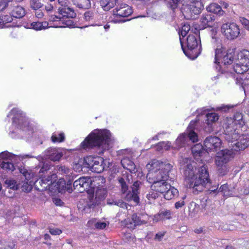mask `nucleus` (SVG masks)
Listing matches in <instances>:
<instances>
[{
	"label": "nucleus",
	"instance_id": "obj_1",
	"mask_svg": "<svg viewBox=\"0 0 249 249\" xmlns=\"http://www.w3.org/2000/svg\"><path fill=\"white\" fill-rule=\"evenodd\" d=\"M180 164L184 181L188 187L192 188L193 193L197 194L203 191L204 187L210 186L209 175L205 165L200 167L196 172V163L191 159H183Z\"/></svg>",
	"mask_w": 249,
	"mask_h": 249
},
{
	"label": "nucleus",
	"instance_id": "obj_2",
	"mask_svg": "<svg viewBox=\"0 0 249 249\" xmlns=\"http://www.w3.org/2000/svg\"><path fill=\"white\" fill-rule=\"evenodd\" d=\"M110 141L111 133L109 131L95 130L81 143V146L85 150L98 147L103 152L108 148Z\"/></svg>",
	"mask_w": 249,
	"mask_h": 249
},
{
	"label": "nucleus",
	"instance_id": "obj_3",
	"mask_svg": "<svg viewBox=\"0 0 249 249\" xmlns=\"http://www.w3.org/2000/svg\"><path fill=\"white\" fill-rule=\"evenodd\" d=\"M123 0H101L100 3L103 10L106 11H109L116 5V7L113 10V15L115 16L116 18H126L131 15L133 11L128 5L124 3H120ZM117 20V18L115 19L116 22H118L127 21V20Z\"/></svg>",
	"mask_w": 249,
	"mask_h": 249
},
{
	"label": "nucleus",
	"instance_id": "obj_4",
	"mask_svg": "<svg viewBox=\"0 0 249 249\" xmlns=\"http://www.w3.org/2000/svg\"><path fill=\"white\" fill-rule=\"evenodd\" d=\"M148 181L151 183V189L159 193L163 194L167 189L170 188V183L168 182V175L163 176L162 171L150 172L147 175Z\"/></svg>",
	"mask_w": 249,
	"mask_h": 249
},
{
	"label": "nucleus",
	"instance_id": "obj_5",
	"mask_svg": "<svg viewBox=\"0 0 249 249\" xmlns=\"http://www.w3.org/2000/svg\"><path fill=\"white\" fill-rule=\"evenodd\" d=\"M13 115V125L23 132L30 135L34 131V126L30 124L23 112L18 108H13L7 116Z\"/></svg>",
	"mask_w": 249,
	"mask_h": 249
},
{
	"label": "nucleus",
	"instance_id": "obj_6",
	"mask_svg": "<svg viewBox=\"0 0 249 249\" xmlns=\"http://www.w3.org/2000/svg\"><path fill=\"white\" fill-rule=\"evenodd\" d=\"M237 57L234 71L238 74H243L249 69V51L244 50L238 53Z\"/></svg>",
	"mask_w": 249,
	"mask_h": 249
},
{
	"label": "nucleus",
	"instance_id": "obj_7",
	"mask_svg": "<svg viewBox=\"0 0 249 249\" xmlns=\"http://www.w3.org/2000/svg\"><path fill=\"white\" fill-rule=\"evenodd\" d=\"M232 121L230 120L228 123H225L224 127V138L227 141L230 148L232 144L237 142L240 135L239 129L237 127L231 124Z\"/></svg>",
	"mask_w": 249,
	"mask_h": 249
},
{
	"label": "nucleus",
	"instance_id": "obj_8",
	"mask_svg": "<svg viewBox=\"0 0 249 249\" xmlns=\"http://www.w3.org/2000/svg\"><path fill=\"white\" fill-rule=\"evenodd\" d=\"M88 168L95 173H100L103 172L105 168L104 160L100 157H93L89 156L86 158Z\"/></svg>",
	"mask_w": 249,
	"mask_h": 249
},
{
	"label": "nucleus",
	"instance_id": "obj_9",
	"mask_svg": "<svg viewBox=\"0 0 249 249\" xmlns=\"http://www.w3.org/2000/svg\"><path fill=\"white\" fill-rule=\"evenodd\" d=\"M233 50H229L226 53L223 52L220 49H216L215 50L214 63L219 64L221 62L224 65L231 64L233 61Z\"/></svg>",
	"mask_w": 249,
	"mask_h": 249
},
{
	"label": "nucleus",
	"instance_id": "obj_10",
	"mask_svg": "<svg viewBox=\"0 0 249 249\" xmlns=\"http://www.w3.org/2000/svg\"><path fill=\"white\" fill-rule=\"evenodd\" d=\"M221 32L226 37L232 40L238 37L240 34L239 26L235 23H226L223 24L221 28Z\"/></svg>",
	"mask_w": 249,
	"mask_h": 249
},
{
	"label": "nucleus",
	"instance_id": "obj_11",
	"mask_svg": "<svg viewBox=\"0 0 249 249\" xmlns=\"http://www.w3.org/2000/svg\"><path fill=\"white\" fill-rule=\"evenodd\" d=\"M203 7L183 3L182 13L186 19H195L200 14Z\"/></svg>",
	"mask_w": 249,
	"mask_h": 249
},
{
	"label": "nucleus",
	"instance_id": "obj_12",
	"mask_svg": "<svg viewBox=\"0 0 249 249\" xmlns=\"http://www.w3.org/2000/svg\"><path fill=\"white\" fill-rule=\"evenodd\" d=\"M153 168H156L159 166V168L156 169L154 172L162 171L163 176L168 175L169 179L171 180L174 178V174L172 173L173 169V166L169 163L167 161H160L158 160H155L152 164Z\"/></svg>",
	"mask_w": 249,
	"mask_h": 249
},
{
	"label": "nucleus",
	"instance_id": "obj_13",
	"mask_svg": "<svg viewBox=\"0 0 249 249\" xmlns=\"http://www.w3.org/2000/svg\"><path fill=\"white\" fill-rule=\"evenodd\" d=\"M19 171L24 177L26 180L21 186L22 190L26 192H30L32 189L33 185L34 184L35 173H33L31 170L26 169L24 167L20 168Z\"/></svg>",
	"mask_w": 249,
	"mask_h": 249
},
{
	"label": "nucleus",
	"instance_id": "obj_14",
	"mask_svg": "<svg viewBox=\"0 0 249 249\" xmlns=\"http://www.w3.org/2000/svg\"><path fill=\"white\" fill-rule=\"evenodd\" d=\"M221 145V141L216 136L207 137L204 141L205 150L207 153L209 151H217L220 148Z\"/></svg>",
	"mask_w": 249,
	"mask_h": 249
},
{
	"label": "nucleus",
	"instance_id": "obj_15",
	"mask_svg": "<svg viewBox=\"0 0 249 249\" xmlns=\"http://www.w3.org/2000/svg\"><path fill=\"white\" fill-rule=\"evenodd\" d=\"M231 149V148H230ZM234 150L224 149L217 153L215 158V163L216 165L227 164L231 160L234 156Z\"/></svg>",
	"mask_w": 249,
	"mask_h": 249
},
{
	"label": "nucleus",
	"instance_id": "obj_16",
	"mask_svg": "<svg viewBox=\"0 0 249 249\" xmlns=\"http://www.w3.org/2000/svg\"><path fill=\"white\" fill-rule=\"evenodd\" d=\"M91 183L89 177H82L75 180L73 182V187L80 192H83L89 189Z\"/></svg>",
	"mask_w": 249,
	"mask_h": 249
},
{
	"label": "nucleus",
	"instance_id": "obj_17",
	"mask_svg": "<svg viewBox=\"0 0 249 249\" xmlns=\"http://www.w3.org/2000/svg\"><path fill=\"white\" fill-rule=\"evenodd\" d=\"M74 180L73 177H70L66 179V181L63 179H60L55 183L54 187L59 193H63L66 191L71 193L72 191V183Z\"/></svg>",
	"mask_w": 249,
	"mask_h": 249
},
{
	"label": "nucleus",
	"instance_id": "obj_18",
	"mask_svg": "<svg viewBox=\"0 0 249 249\" xmlns=\"http://www.w3.org/2000/svg\"><path fill=\"white\" fill-rule=\"evenodd\" d=\"M249 146V135L242 134L236 142L232 144L231 149L235 151L243 150Z\"/></svg>",
	"mask_w": 249,
	"mask_h": 249
},
{
	"label": "nucleus",
	"instance_id": "obj_19",
	"mask_svg": "<svg viewBox=\"0 0 249 249\" xmlns=\"http://www.w3.org/2000/svg\"><path fill=\"white\" fill-rule=\"evenodd\" d=\"M46 158L53 161H59L64 155V151L58 148L50 147L45 151Z\"/></svg>",
	"mask_w": 249,
	"mask_h": 249
},
{
	"label": "nucleus",
	"instance_id": "obj_20",
	"mask_svg": "<svg viewBox=\"0 0 249 249\" xmlns=\"http://www.w3.org/2000/svg\"><path fill=\"white\" fill-rule=\"evenodd\" d=\"M141 182L140 181H135L131 186L132 192L129 191L126 196V198L128 201H134L136 203L139 202V197L138 194L139 193V190Z\"/></svg>",
	"mask_w": 249,
	"mask_h": 249
},
{
	"label": "nucleus",
	"instance_id": "obj_21",
	"mask_svg": "<svg viewBox=\"0 0 249 249\" xmlns=\"http://www.w3.org/2000/svg\"><path fill=\"white\" fill-rule=\"evenodd\" d=\"M107 190L104 189H98L96 191L95 195H90L95 207L104 204L107 196Z\"/></svg>",
	"mask_w": 249,
	"mask_h": 249
},
{
	"label": "nucleus",
	"instance_id": "obj_22",
	"mask_svg": "<svg viewBox=\"0 0 249 249\" xmlns=\"http://www.w3.org/2000/svg\"><path fill=\"white\" fill-rule=\"evenodd\" d=\"M231 120L232 122L231 123L233 126L241 128L242 131L247 130V127L245 125V121L243 120V116L241 113L236 112L233 118H227L226 123H228L230 120Z\"/></svg>",
	"mask_w": 249,
	"mask_h": 249
},
{
	"label": "nucleus",
	"instance_id": "obj_23",
	"mask_svg": "<svg viewBox=\"0 0 249 249\" xmlns=\"http://www.w3.org/2000/svg\"><path fill=\"white\" fill-rule=\"evenodd\" d=\"M36 159L39 161L38 165L36 167V171L39 169V177L43 176L45 174L50 172L51 169V166L49 162L44 161L43 158L41 156H38Z\"/></svg>",
	"mask_w": 249,
	"mask_h": 249
},
{
	"label": "nucleus",
	"instance_id": "obj_24",
	"mask_svg": "<svg viewBox=\"0 0 249 249\" xmlns=\"http://www.w3.org/2000/svg\"><path fill=\"white\" fill-rule=\"evenodd\" d=\"M186 43L189 53H198L199 50V49H198V43L195 35H189L187 37Z\"/></svg>",
	"mask_w": 249,
	"mask_h": 249
},
{
	"label": "nucleus",
	"instance_id": "obj_25",
	"mask_svg": "<svg viewBox=\"0 0 249 249\" xmlns=\"http://www.w3.org/2000/svg\"><path fill=\"white\" fill-rule=\"evenodd\" d=\"M118 181L121 186V190L123 194L127 192L128 189V185L132 183V177L131 175L124 174L122 177L118 178Z\"/></svg>",
	"mask_w": 249,
	"mask_h": 249
},
{
	"label": "nucleus",
	"instance_id": "obj_26",
	"mask_svg": "<svg viewBox=\"0 0 249 249\" xmlns=\"http://www.w3.org/2000/svg\"><path fill=\"white\" fill-rule=\"evenodd\" d=\"M8 154L7 152H2L0 155V157L3 159V160L0 164V168L7 172H12L15 169L13 163L6 159Z\"/></svg>",
	"mask_w": 249,
	"mask_h": 249
},
{
	"label": "nucleus",
	"instance_id": "obj_27",
	"mask_svg": "<svg viewBox=\"0 0 249 249\" xmlns=\"http://www.w3.org/2000/svg\"><path fill=\"white\" fill-rule=\"evenodd\" d=\"M215 16L213 14H203L200 19L201 25L203 28L212 27L214 24Z\"/></svg>",
	"mask_w": 249,
	"mask_h": 249
},
{
	"label": "nucleus",
	"instance_id": "obj_28",
	"mask_svg": "<svg viewBox=\"0 0 249 249\" xmlns=\"http://www.w3.org/2000/svg\"><path fill=\"white\" fill-rule=\"evenodd\" d=\"M78 207L80 209L86 211L87 210L94 209L95 206L89 195L87 198L81 199L79 201Z\"/></svg>",
	"mask_w": 249,
	"mask_h": 249
},
{
	"label": "nucleus",
	"instance_id": "obj_29",
	"mask_svg": "<svg viewBox=\"0 0 249 249\" xmlns=\"http://www.w3.org/2000/svg\"><path fill=\"white\" fill-rule=\"evenodd\" d=\"M235 187L229 186L227 183L222 185L218 189V192L224 197H229L234 195Z\"/></svg>",
	"mask_w": 249,
	"mask_h": 249
},
{
	"label": "nucleus",
	"instance_id": "obj_30",
	"mask_svg": "<svg viewBox=\"0 0 249 249\" xmlns=\"http://www.w3.org/2000/svg\"><path fill=\"white\" fill-rule=\"evenodd\" d=\"M172 212L167 209L160 210L159 213L155 215L154 220L157 222L160 220H165L171 218Z\"/></svg>",
	"mask_w": 249,
	"mask_h": 249
},
{
	"label": "nucleus",
	"instance_id": "obj_31",
	"mask_svg": "<svg viewBox=\"0 0 249 249\" xmlns=\"http://www.w3.org/2000/svg\"><path fill=\"white\" fill-rule=\"evenodd\" d=\"M121 163L124 168L129 171L131 173L136 172L135 164L129 158L127 157L123 158L121 161Z\"/></svg>",
	"mask_w": 249,
	"mask_h": 249
},
{
	"label": "nucleus",
	"instance_id": "obj_32",
	"mask_svg": "<svg viewBox=\"0 0 249 249\" xmlns=\"http://www.w3.org/2000/svg\"><path fill=\"white\" fill-rule=\"evenodd\" d=\"M129 223H126L128 228H134L136 226L141 225L145 223L144 220H142L140 216L137 214L134 213L132 215L131 219L129 220Z\"/></svg>",
	"mask_w": 249,
	"mask_h": 249
},
{
	"label": "nucleus",
	"instance_id": "obj_33",
	"mask_svg": "<svg viewBox=\"0 0 249 249\" xmlns=\"http://www.w3.org/2000/svg\"><path fill=\"white\" fill-rule=\"evenodd\" d=\"M40 178L36 180V178H34V184L36 188L39 191H44L47 189H50V186L43 178V176L39 177Z\"/></svg>",
	"mask_w": 249,
	"mask_h": 249
},
{
	"label": "nucleus",
	"instance_id": "obj_34",
	"mask_svg": "<svg viewBox=\"0 0 249 249\" xmlns=\"http://www.w3.org/2000/svg\"><path fill=\"white\" fill-rule=\"evenodd\" d=\"M192 153L195 159H198L199 157H202L203 154H206L204 146L201 144H196L191 149Z\"/></svg>",
	"mask_w": 249,
	"mask_h": 249
},
{
	"label": "nucleus",
	"instance_id": "obj_35",
	"mask_svg": "<svg viewBox=\"0 0 249 249\" xmlns=\"http://www.w3.org/2000/svg\"><path fill=\"white\" fill-rule=\"evenodd\" d=\"M58 12L63 17L74 18L76 17L74 10L68 6L65 7H59Z\"/></svg>",
	"mask_w": 249,
	"mask_h": 249
},
{
	"label": "nucleus",
	"instance_id": "obj_36",
	"mask_svg": "<svg viewBox=\"0 0 249 249\" xmlns=\"http://www.w3.org/2000/svg\"><path fill=\"white\" fill-rule=\"evenodd\" d=\"M206 10L208 12L211 14H215L219 16L223 15L224 11L222 9L221 7L217 3H213L206 7Z\"/></svg>",
	"mask_w": 249,
	"mask_h": 249
},
{
	"label": "nucleus",
	"instance_id": "obj_37",
	"mask_svg": "<svg viewBox=\"0 0 249 249\" xmlns=\"http://www.w3.org/2000/svg\"><path fill=\"white\" fill-rule=\"evenodd\" d=\"M57 172L61 175H65L66 179L69 178V177H73V178L75 179L77 177L76 175H73L71 172V170L65 165H60L57 166Z\"/></svg>",
	"mask_w": 249,
	"mask_h": 249
},
{
	"label": "nucleus",
	"instance_id": "obj_38",
	"mask_svg": "<svg viewBox=\"0 0 249 249\" xmlns=\"http://www.w3.org/2000/svg\"><path fill=\"white\" fill-rule=\"evenodd\" d=\"M86 158L83 159H80L78 160L77 162L74 163L73 168L76 172H85L86 171L84 169L85 168L86 169L88 168V165H86Z\"/></svg>",
	"mask_w": 249,
	"mask_h": 249
},
{
	"label": "nucleus",
	"instance_id": "obj_39",
	"mask_svg": "<svg viewBox=\"0 0 249 249\" xmlns=\"http://www.w3.org/2000/svg\"><path fill=\"white\" fill-rule=\"evenodd\" d=\"M73 5L80 9H86L91 7L89 0H72Z\"/></svg>",
	"mask_w": 249,
	"mask_h": 249
},
{
	"label": "nucleus",
	"instance_id": "obj_40",
	"mask_svg": "<svg viewBox=\"0 0 249 249\" xmlns=\"http://www.w3.org/2000/svg\"><path fill=\"white\" fill-rule=\"evenodd\" d=\"M190 26L189 24H185L183 25L181 28V30L180 32H179V40L180 42V44L181 45V48L182 49V50L183 51L184 53L187 55H188V52L187 51L185 50V49L183 48L182 42L181 41V38L180 36H181L183 37L185 36L188 32L190 30Z\"/></svg>",
	"mask_w": 249,
	"mask_h": 249
},
{
	"label": "nucleus",
	"instance_id": "obj_41",
	"mask_svg": "<svg viewBox=\"0 0 249 249\" xmlns=\"http://www.w3.org/2000/svg\"><path fill=\"white\" fill-rule=\"evenodd\" d=\"M178 190L174 187L170 185V188L167 189V190L163 194L164 198L167 200H171L175 196L178 195Z\"/></svg>",
	"mask_w": 249,
	"mask_h": 249
},
{
	"label": "nucleus",
	"instance_id": "obj_42",
	"mask_svg": "<svg viewBox=\"0 0 249 249\" xmlns=\"http://www.w3.org/2000/svg\"><path fill=\"white\" fill-rule=\"evenodd\" d=\"M11 14L12 17L20 18L24 16L25 12L23 7L17 6L13 10Z\"/></svg>",
	"mask_w": 249,
	"mask_h": 249
},
{
	"label": "nucleus",
	"instance_id": "obj_43",
	"mask_svg": "<svg viewBox=\"0 0 249 249\" xmlns=\"http://www.w3.org/2000/svg\"><path fill=\"white\" fill-rule=\"evenodd\" d=\"M31 28L36 31L44 30L48 27V23L47 21L33 22L31 24Z\"/></svg>",
	"mask_w": 249,
	"mask_h": 249
},
{
	"label": "nucleus",
	"instance_id": "obj_44",
	"mask_svg": "<svg viewBox=\"0 0 249 249\" xmlns=\"http://www.w3.org/2000/svg\"><path fill=\"white\" fill-rule=\"evenodd\" d=\"M65 135L63 133H58L54 132L51 137L52 141L54 142H61L64 141Z\"/></svg>",
	"mask_w": 249,
	"mask_h": 249
},
{
	"label": "nucleus",
	"instance_id": "obj_45",
	"mask_svg": "<svg viewBox=\"0 0 249 249\" xmlns=\"http://www.w3.org/2000/svg\"><path fill=\"white\" fill-rule=\"evenodd\" d=\"M49 173L50 175H49L47 177L44 175L43 177L45 179V180L46 181V183H48L50 186L51 185H53L55 183V181L56 180L57 176L55 173L52 174L51 172Z\"/></svg>",
	"mask_w": 249,
	"mask_h": 249
},
{
	"label": "nucleus",
	"instance_id": "obj_46",
	"mask_svg": "<svg viewBox=\"0 0 249 249\" xmlns=\"http://www.w3.org/2000/svg\"><path fill=\"white\" fill-rule=\"evenodd\" d=\"M216 165L217 166V173L219 176H224L229 172V168L226 164Z\"/></svg>",
	"mask_w": 249,
	"mask_h": 249
},
{
	"label": "nucleus",
	"instance_id": "obj_47",
	"mask_svg": "<svg viewBox=\"0 0 249 249\" xmlns=\"http://www.w3.org/2000/svg\"><path fill=\"white\" fill-rule=\"evenodd\" d=\"M6 187L13 190H18L19 188L17 182L13 179H7L5 181Z\"/></svg>",
	"mask_w": 249,
	"mask_h": 249
},
{
	"label": "nucleus",
	"instance_id": "obj_48",
	"mask_svg": "<svg viewBox=\"0 0 249 249\" xmlns=\"http://www.w3.org/2000/svg\"><path fill=\"white\" fill-rule=\"evenodd\" d=\"M187 139L188 137L187 134L185 133L182 134L177 139L176 143L180 147L183 146Z\"/></svg>",
	"mask_w": 249,
	"mask_h": 249
},
{
	"label": "nucleus",
	"instance_id": "obj_49",
	"mask_svg": "<svg viewBox=\"0 0 249 249\" xmlns=\"http://www.w3.org/2000/svg\"><path fill=\"white\" fill-rule=\"evenodd\" d=\"M12 16L3 15L0 17V28H3L4 24L10 22L12 21Z\"/></svg>",
	"mask_w": 249,
	"mask_h": 249
},
{
	"label": "nucleus",
	"instance_id": "obj_50",
	"mask_svg": "<svg viewBox=\"0 0 249 249\" xmlns=\"http://www.w3.org/2000/svg\"><path fill=\"white\" fill-rule=\"evenodd\" d=\"M207 120L208 124H209L210 123H214L218 119V116L215 113H210L206 114Z\"/></svg>",
	"mask_w": 249,
	"mask_h": 249
},
{
	"label": "nucleus",
	"instance_id": "obj_51",
	"mask_svg": "<svg viewBox=\"0 0 249 249\" xmlns=\"http://www.w3.org/2000/svg\"><path fill=\"white\" fill-rule=\"evenodd\" d=\"M14 246L15 244L12 242L8 241L3 243L0 240V249H13Z\"/></svg>",
	"mask_w": 249,
	"mask_h": 249
},
{
	"label": "nucleus",
	"instance_id": "obj_52",
	"mask_svg": "<svg viewBox=\"0 0 249 249\" xmlns=\"http://www.w3.org/2000/svg\"><path fill=\"white\" fill-rule=\"evenodd\" d=\"M30 4L31 7L34 10H38L43 5L40 0H30Z\"/></svg>",
	"mask_w": 249,
	"mask_h": 249
},
{
	"label": "nucleus",
	"instance_id": "obj_53",
	"mask_svg": "<svg viewBox=\"0 0 249 249\" xmlns=\"http://www.w3.org/2000/svg\"><path fill=\"white\" fill-rule=\"evenodd\" d=\"M187 135L188 139L191 140L193 142H197V135L193 130H189V132Z\"/></svg>",
	"mask_w": 249,
	"mask_h": 249
},
{
	"label": "nucleus",
	"instance_id": "obj_54",
	"mask_svg": "<svg viewBox=\"0 0 249 249\" xmlns=\"http://www.w3.org/2000/svg\"><path fill=\"white\" fill-rule=\"evenodd\" d=\"M109 204H113L117 205L120 208H122L124 209H127V205L126 203L124 202L122 200H112L111 202H108Z\"/></svg>",
	"mask_w": 249,
	"mask_h": 249
},
{
	"label": "nucleus",
	"instance_id": "obj_55",
	"mask_svg": "<svg viewBox=\"0 0 249 249\" xmlns=\"http://www.w3.org/2000/svg\"><path fill=\"white\" fill-rule=\"evenodd\" d=\"M146 196L149 200L152 201L158 197L159 193L152 190L146 195Z\"/></svg>",
	"mask_w": 249,
	"mask_h": 249
},
{
	"label": "nucleus",
	"instance_id": "obj_56",
	"mask_svg": "<svg viewBox=\"0 0 249 249\" xmlns=\"http://www.w3.org/2000/svg\"><path fill=\"white\" fill-rule=\"evenodd\" d=\"M178 1L175 0H165L167 6L172 10H174L177 8Z\"/></svg>",
	"mask_w": 249,
	"mask_h": 249
},
{
	"label": "nucleus",
	"instance_id": "obj_57",
	"mask_svg": "<svg viewBox=\"0 0 249 249\" xmlns=\"http://www.w3.org/2000/svg\"><path fill=\"white\" fill-rule=\"evenodd\" d=\"M184 3H188L193 4L197 6L204 7V6L201 2V0H183Z\"/></svg>",
	"mask_w": 249,
	"mask_h": 249
},
{
	"label": "nucleus",
	"instance_id": "obj_58",
	"mask_svg": "<svg viewBox=\"0 0 249 249\" xmlns=\"http://www.w3.org/2000/svg\"><path fill=\"white\" fill-rule=\"evenodd\" d=\"M210 182H211L210 179ZM205 188H209L208 191L209 192L210 194H216L217 193H219L218 192V190L217 189L218 187L216 186H213L211 187V184H210V186H207L206 187H205ZM204 188H205V187L204 188Z\"/></svg>",
	"mask_w": 249,
	"mask_h": 249
},
{
	"label": "nucleus",
	"instance_id": "obj_59",
	"mask_svg": "<svg viewBox=\"0 0 249 249\" xmlns=\"http://www.w3.org/2000/svg\"><path fill=\"white\" fill-rule=\"evenodd\" d=\"M186 196H184L180 200L177 201L175 204V207L176 209H179L180 208H181L182 206H183L185 204V201L184 199L186 198Z\"/></svg>",
	"mask_w": 249,
	"mask_h": 249
},
{
	"label": "nucleus",
	"instance_id": "obj_60",
	"mask_svg": "<svg viewBox=\"0 0 249 249\" xmlns=\"http://www.w3.org/2000/svg\"><path fill=\"white\" fill-rule=\"evenodd\" d=\"M240 21L243 26L249 31V20L245 18L241 17L240 18Z\"/></svg>",
	"mask_w": 249,
	"mask_h": 249
},
{
	"label": "nucleus",
	"instance_id": "obj_61",
	"mask_svg": "<svg viewBox=\"0 0 249 249\" xmlns=\"http://www.w3.org/2000/svg\"><path fill=\"white\" fill-rule=\"evenodd\" d=\"M106 226L107 224L104 222H97L94 224L95 228L99 230L104 229L106 227Z\"/></svg>",
	"mask_w": 249,
	"mask_h": 249
},
{
	"label": "nucleus",
	"instance_id": "obj_62",
	"mask_svg": "<svg viewBox=\"0 0 249 249\" xmlns=\"http://www.w3.org/2000/svg\"><path fill=\"white\" fill-rule=\"evenodd\" d=\"M163 148H164L165 150L168 149V146H166L165 142H160L157 145V150H160Z\"/></svg>",
	"mask_w": 249,
	"mask_h": 249
},
{
	"label": "nucleus",
	"instance_id": "obj_63",
	"mask_svg": "<svg viewBox=\"0 0 249 249\" xmlns=\"http://www.w3.org/2000/svg\"><path fill=\"white\" fill-rule=\"evenodd\" d=\"M8 3L6 0L0 1V12L5 9L8 6Z\"/></svg>",
	"mask_w": 249,
	"mask_h": 249
},
{
	"label": "nucleus",
	"instance_id": "obj_64",
	"mask_svg": "<svg viewBox=\"0 0 249 249\" xmlns=\"http://www.w3.org/2000/svg\"><path fill=\"white\" fill-rule=\"evenodd\" d=\"M240 195H247L249 194V188L247 186H244L243 188H241L239 191Z\"/></svg>",
	"mask_w": 249,
	"mask_h": 249
}]
</instances>
